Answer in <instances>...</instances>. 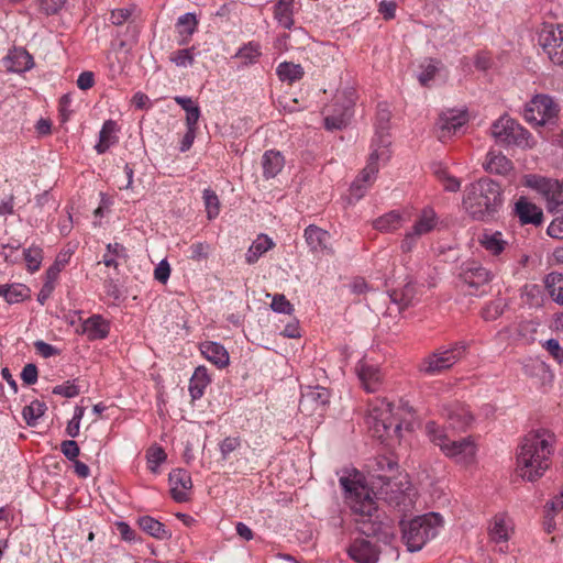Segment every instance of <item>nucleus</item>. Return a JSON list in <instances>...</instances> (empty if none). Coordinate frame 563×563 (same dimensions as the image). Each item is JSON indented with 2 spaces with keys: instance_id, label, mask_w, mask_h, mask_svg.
<instances>
[{
  "instance_id": "1",
  "label": "nucleus",
  "mask_w": 563,
  "mask_h": 563,
  "mask_svg": "<svg viewBox=\"0 0 563 563\" xmlns=\"http://www.w3.org/2000/svg\"><path fill=\"white\" fill-rule=\"evenodd\" d=\"M340 484L355 517L356 529L366 537L389 543L394 539L393 521L376 506L369 489L360 481L345 476L340 478Z\"/></svg>"
},
{
  "instance_id": "2",
  "label": "nucleus",
  "mask_w": 563,
  "mask_h": 563,
  "mask_svg": "<svg viewBox=\"0 0 563 563\" xmlns=\"http://www.w3.org/2000/svg\"><path fill=\"white\" fill-rule=\"evenodd\" d=\"M554 444L555 435L548 429L541 428L528 432L518 448V475L528 482L542 477L550 467Z\"/></svg>"
},
{
  "instance_id": "3",
  "label": "nucleus",
  "mask_w": 563,
  "mask_h": 563,
  "mask_svg": "<svg viewBox=\"0 0 563 563\" xmlns=\"http://www.w3.org/2000/svg\"><path fill=\"white\" fill-rule=\"evenodd\" d=\"M503 201L500 185L484 177L466 188L463 206L474 220L488 221L499 211Z\"/></svg>"
},
{
  "instance_id": "4",
  "label": "nucleus",
  "mask_w": 563,
  "mask_h": 563,
  "mask_svg": "<svg viewBox=\"0 0 563 563\" xmlns=\"http://www.w3.org/2000/svg\"><path fill=\"white\" fill-rule=\"evenodd\" d=\"M429 440L440 448L441 452L457 464L470 465L475 462L477 448L471 437L451 440L443 427L434 421L426 423Z\"/></svg>"
},
{
  "instance_id": "5",
  "label": "nucleus",
  "mask_w": 563,
  "mask_h": 563,
  "mask_svg": "<svg viewBox=\"0 0 563 563\" xmlns=\"http://www.w3.org/2000/svg\"><path fill=\"white\" fill-rule=\"evenodd\" d=\"M442 517L437 512H430L402 522V540L408 551L416 552L431 539H433L442 527Z\"/></svg>"
},
{
  "instance_id": "6",
  "label": "nucleus",
  "mask_w": 563,
  "mask_h": 563,
  "mask_svg": "<svg viewBox=\"0 0 563 563\" xmlns=\"http://www.w3.org/2000/svg\"><path fill=\"white\" fill-rule=\"evenodd\" d=\"M373 486L386 503L394 507H407L411 503V483L408 475H373Z\"/></svg>"
},
{
  "instance_id": "7",
  "label": "nucleus",
  "mask_w": 563,
  "mask_h": 563,
  "mask_svg": "<svg viewBox=\"0 0 563 563\" xmlns=\"http://www.w3.org/2000/svg\"><path fill=\"white\" fill-rule=\"evenodd\" d=\"M492 136L501 145H516L521 148H532L536 141L531 133L509 117H500L493 123Z\"/></svg>"
},
{
  "instance_id": "8",
  "label": "nucleus",
  "mask_w": 563,
  "mask_h": 563,
  "mask_svg": "<svg viewBox=\"0 0 563 563\" xmlns=\"http://www.w3.org/2000/svg\"><path fill=\"white\" fill-rule=\"evenodd\" d=\"M466 350L465 342H456L450 349H439L421 360L418 371L428 376L439 375L463 358Z\"/></svg>"
},
{
  "instance_id": "9",
  "label": "nucleus",
  "mask_w": 563,
  "mask_h": 563,
  "mask_svg": "<svg viewBox=\"0 0 563 563\" xmlns=\"http://www.w3.org/2000/svg\"><path fill=\"white\" fill-rule=\"evenodd\" d=\"M354 104L355 91L353 89L339 91L334 96L333 103L325 109V129L332 131L345 128L353 115Z\"/></svg>"
},
{
  "instance_id": "10",
  "label": "nucleus",
  "mask_w": 563,
  "mask_h": 563,
  "mask_svg": "<svg viewBox=\"0 0 563 563\" xmlns=\"http://www.w3.org/2000/svg\"><path fill=\"white\" fill-rule=\"evenodd\" d=\"M560 107L549 95L534 96L525 107V119L538 126L554 124L558 120Z\"/></svg>"
},
{
  "instance_id": "11",
  "label": "nucleus",
  "mask_w": 563,
  "mask_h": 563,
  "mask_svg": "<svg viewBox=\"0 0 563 563\" xmlns=\"http://www.w3.org/2000/svg\"><path fill=\"white\" fill-rule=\"evenodd\" d=\"M394 406L385 399L378 400L375 406L369 409L368 423L373 426L379 438L384 435L398 434L401 429L400 421L393 412Z\"/></svg>"
},
{
  "instance_id": "12",
  "label": "nucleus",
  "mask_w": 563,
  "mask_h": 563,
  "mask_svg": "<svg viewBox=\"0 0 563 563\" xmlns=\"http://www.w3.org/2000/svg\"><path fill=\"white\" fill-rule=\"evenodd\" d=\"M439 219L431 208H423L415 220L410 230H408L400 243V250L404 253H410L417 242L423 236L432 232L438 225Z\"/></svg>"
},
{
  "instance_id": "13",
  "label": "nucleus",
  "mask_w": 563,
  "mask_h": 563,
  "mask_svg": "<svg viewBox=\"0 0 563 563\" xmlns=\"http://www.w3.org/2000/svg\"><path fill=\"white\" fill-rule=\"evenodd\" d=\"M492 273L477 262L462 264L460 279L470 288V295H485L489 290Z\"/></svg>"
},
{
  "instance_id": "14",
  "label": "nucleus",
  "mask_w": 563,
  "mask_h": 563,
  "mask_svg": "<svg viewBox=\"0 0 563 563\" xmlns=\"http://www.w3.org/2000/svg\"><path fill=\"white\" fill-rule=\"evenodd\" d=\"M539 44L549 59L563 69V25H545L539 34Z\"/></svg>"
},
{
  "instance_id": "15",
  "label": "nucleus",
  "mask_w": 563,
  "mask_h": 563,
  "mask_svg": "<svg viewBox=\"0 0 563 563\" xmlns=\"http://www.w3.org/2000/svg\"><path fill=\"white\" fill-rule=\"evenodd\" d=\"M330 401V393L327 388L316 386L308 387L302 393L299 409L307 415H313L318 410H322Z\"/></svg>"
},
{
  "instance_id": "16",
  "label": "nucleus",
  "mask_w": 563,
  "mask_h": 563,
  "mask_svg": "<svg viewBox=\"0 0 563 563\" xmlns=\"http://www.w3.org/2000/svg\"><path fill=\"white\" fill-rule=\"evenodd\" d=\"M349 556L356 563H376L379 559V548L364 538H356L347 549Z\"/></svg>"
},
{
  "instance_id": "17",
  "label": "nucleus",
  "mask_w": 563,
  "mask_h": 563,
  "mask_svg": "<svg viewBox=\"0 0 563 563\" xmlns=\"http://www.w3.org/2000/svg\"><path fill=\"white\" fill-rule=\"evenodd\" d=\"M377 161L378 153L377 151H374L369 155L365 168L360 173V176L352 183L350 187V192L356 200L361 199L364 196L367 185H369L373 181L375 175L377 174Z\"/></svg>"
},
{
  "instance_id": "18",
  "label": "nucleus",
  "mask_w": 563,
  "mask_h": 563,
  "mask_svg": "<svg viewBox=\"0 0 563 563\" xmlns=\"http://www.w3.org/2000/svg\"><path fill=\"white\" fill-rule=\"evenodd\" d=\"M514 214L522 225L532 224L539 227L543 222L542 209L523 196L515 202Z\"/></svg>"
},
{
  "instance_id": "19",
  "label": "nucleus",
  "mask_w": 563,
  "mask_h": 563,
  "mask_svg": "<svg viewBox=\"0 0 563 563\" xmlns=\"http://www.w3.org/2000/svg\"><path fill=\"white\" fill-rule=\"evenodd\" d=\"M356 373L363 388L367 393H376L382 387L384 374L377 365L361 362L356 366Z\"/></svg>"
},
{
  "instance_id": "20",
  "label": "nucleus",
  "mask_w": 563,
  "mask_h": 563,
  "mask_svg": "<svg viewBox=\"0 0 563 563\" xmlns=\"http://www.w3.org/2000/svg\"><path fill=\"white\" fill-rule=\"evenodd\" d=\"M483 167L489 174L515 178L514 163L499 151H489Z\"/></svg>"
},
{
  "instance_id": "21",
  "label": "nucleus",
  "mask_w": 563,
  "mask_h": 563,
  "mask_svg": "<svg viewBox=\"0 0 563 563\" xmlns=\"http://www.w3.org/2000/svg\"><path fill=\"white\" fill-rule=\"evenodd\" d=\"M537 188L543 195L547 209L550 212H553L559 206H563V179L559 181L541 178Z\"/></svg>"
},
{
  "instance_id": "22",
  "label": "nucleus",
  "mask_w": 563,
  "mask_h": 563,
  "mask_svg": "<svg viewBox=\"0 0 563 563\" xmlns=\"http://www.w3.org/2000/svg\"><path fill=\"white\" fill-rule=\"evenodd\" d=\"M2 63L3 67L11 73H23L34 66L32 55L22 47L10 49L8 55L2 59Z\"/></svg>"
},
{
  "instance_id": "23",
  "label": "nucleus",
  "mask_w": 563,
  "mask_h": 563,
  "mask_svg": "<svg viewBox=\"0 0 563 563\" xmlns=\"http://www.w3.org/2000/svg\"><path fill=\"white\" fill-rule=\"evenodd\" d=\"M170 494L177 503L188 500L186 490L191 489L192 482L190 474L183 468H176L169 474Z\"/></svg>"
},
{
  "instance_id": "24",
  "label": "nucleus",
  "mask_w": 563,
  "mask_h": 563,
  "mask_svg": "<svg viewBox=\"0 0 563 563\" xmlns=\"http://www.w3.org/2000/svg\"><path fill=\"white\" fill-rule=\"evenodd\" d=\"M466 121L467 115L464 111L455 112L454 110H449L443 112L437 123L441 132L440 140L455 133Z\"/></svg>"
},
{
  "instance_id": "25",
  "label": "nucleus",
  "mask_w": 563,
  "mask_h": 563,
  "mask_svg": "<svg viewBox=\"0 0 563 563\" xmlns=\"http://www.w3.org/2000/svg\"><path fill=\"white\" fill-rule=\"evenodd\" d=\"M444 415L446 417L450 428L454 430L466 429L473 420V416L471 415L468 409L462 405H454L449 408H445Z\"/></svg>"
},
{
  "instance_id": "26",
  "label": "nucleus",
  "mask_w": 563,
  "mask_h": 563,
  "mask_svg": "<svg viewBox=\"0 0 563 563\" xmlns=\"http://www.w3.org/2000/svg\"><path fill=\"white\" fill-rule=\"evenodd\" d=\"M200 351L208 361L217 365L219 368H223L229 365V353L223 345L216 342H203L200 344Z\"/></svg>"
},
{
  "instance_id": "27",
  "label": "nucleus",
  "mask_w": 563,
  "mask_h": 563,
  "mask_svg": "<svg viewBox=\"0 0 563 563\" xmlns=\"http://www.w3.org/2000/svg\"><path fill=\"white\" fill-rule=\"evenodd\" d=\"M406 219L398 210L389 211L374 220L373 227L379 232L391 233L400 229Z\"/></svg>"
},
{
  "instance_id": "28",
  "label": "nucleus",
  "mask_w": 563,
  "mask_h": 563,
  "mask_svg": "<svg viewBox=\"0 0 563 563\" xmlns=\"http://www.w3.org/2000/svg\"><path fill=\"white\" fill-rule=\"evenodd\" d=\"M305 239L312 252H323L329 250L328 243L330 234L328 231L317 225H309L305 230Z\"/></svg>"
},
{
  "instance_id": "29",
  "label": "nucleus",
  "mask_w": 563,
  "mask_h": 563,
  "mask_svg": "<svg viewBox=\"0 0 563 563\" xmlns=\"http://www.w3.org/2000/svg\"><path fill=\"white\" fill-rule=\"evenodd\" d=\"M82 333L89 340L104 339L109 333V323L101 316L95 314L82 323Z\"/></svg>"
},
{
  "instance_id": "30",
  "label": "nucleus",
  "mask_w": 563,
  "mask_h": 563,
  "mask_svg": "<svg viewBox=\"0 0 563 563\" xmlns=\"http://www.w3.org/2000/svg\"><path fill=\"white\" fill-rule=\"evenodd\" d=\"M285 165L284 156L277 151H266L263 155V176L266 179L276 177Z\"/></svg>"
},
{
  "instance_id": "31",
  "label": "nucleus",
  "mask_w": 563,
  "mask_h": 563,
  "mask_svg": "<svg viewBox=\"0 0 563 563\" xmlns=\"http://www.w3.org/2000/svg\"><path fill=\"white\" fill-rule=\"evenodd\" d=\"M478 243L492 255L497 256L504 252L508 242L503 239L501 232L485 231L478 236Z\"/></svg>"
},
{
  "instance_id": "32",
  "label": "nucleus",
  "mask_w": 563,
  "mask_h": 563,
  "mask_svg": "<svg viewBox=\"0 0 563 563\" xmlns=\"http://www.w3.org/2000/svg\"><path fill=\"white\" fill-rule=\"evenodd\" d=\"M544 288L551 299L560 306H563V274L558 272L549 273L544 277Z\"/></svg>"
},
{
  "instance_id": "33",
  "label": "nucleus",
  "mask_w": 563,
  "mask_h": 563,
  "mask_svg": "<svg viewBox=\"0 0 563 563\" xmlns=\"http://www.w3.org/2000/svg\"><path fill=\"white\" fill-rule=\"evenodd\" d=\"M139 526L144 532L158 540H168L172 538V533L165 526L153 517H141L139 519Z\"/></svg>"
},
{
  "instance_id": "34",
  "label": "nucleus",
  "mask_w": 563,
  "mask_h": 563,
  "mask_svg": "<svg viewBox=\"0 0 563 563\" xmlns=\"http://www.w3.org/2000/svg\"><path fill=\"white\" fill-rule=\"evenodd\" d=\"M117 131V123L113 120H107L99 134V142L96 145V151L99 154H103L118 139L114 135Z\"/></svg>"
},
{
  "instance_id": "35",
  "label": "nucleus",
  "mask_w": 563,
  "mask_h": 563,
  "mask_svg": "<svg viewBox=\"0 0 563 563\" xmlns=\"http://www.w3.org/2000/svg\"><path fill=\"white\" fill-rule=\"evenodd\" d=\"M210 378L205 366H198L190 379L189 391L192 399H198L203 395L205 388L209 385Z\"/></svg>"
},
{
  "instance_id": "36",
  "label": "nucleus",
  "mask_w": 563,
  "mask_h": 563,
  "mask_svg": "<svg viewBox=\"0 0 563 563\" xmlns=\"http://www.w3.org/2000/svg\"><path fill=\"white\" fill-rule=\"evenodd\" d=\"M30 289L22 284L0 285V296H3L7 302L15 303L29 297Z\"/></svg>"
},
{
  "instance_id": "37",
  "label": "nucleus",
  "mask_w": 563,
  "mask_h": 563,
  "mask_svg": "<svg viewBox=\"0 0 563 563\" xmlns=\"http://www.w3.org/2000/svg\"><path fill=\"white\" fill-rule=\"evenodd\" d=\"M292 5L294 0H278L275 5V19L285 29H290L294 24Z\"/></svg>"
},
{
  "instance_id": "38",
  "label": "nucleus",
  "mask_w": 563,
  "mask_h": 563,
  "mask_svg": "<svg viewBox=\"0 0 563 563\" xmlns=\"http://www.w3.org/2000/svg\"><path fill=\"white\" fill-rule=\"evenodd\" d=\"M274 246L273 241L266 235H260L253 244L250 246L246 254V262L249 264H254L257 262L260 256L266 253Z\"/></svg>"
},
{
  "instance_id": "39",
  "label": "nucleus",
  "mask_w": 563,
  "mask_h": 563,
  "mask_svg": "<svg viewBox=\"0 0 563 563\" xmlns=\"http://www.w3.org/2000/svg\"><path fill=\"white\" fill-rule=\"evenodd\" d=\"M174 100L186 111V125H196L200 118V109L194 103L192 99L177 96Z\"/></svg>"
},
{
  "instance_id": "40",
  "label": "nucleus",
  "mask_w": 563,
  "mask_h": 563,
  "mask_svg": "<svg viewBox=\"0 0 563 563\" xmlns=\"http://www.w3.org/2000/svg\"><path fill=\"white\" fill-rule=\"evenodd\" d=\"M277 74L282 80L292 82L302 77L303 69L300 65L285 62L278 66Z\"/></svg>"
},
{
  "instance_id": "41",
  "label": "nucleus",
  "mask_w": 563,
  "mask_h": 563,
  "mask_svg": "<svg viewBox=\"0 0 563 563\" xmlns=\"http://www.w3.org/2000/svg\"><path fill=\"white\" fill-rule=\"evenodd\" d=\"M521 297L530 307H540L543 301L540 286L536 284H527L522 288Z\"/></svg>"
},
{
  "instance_id": "42",
  "label": "nucleus",
  "mask_w": 563,
  "mask_h": 563,
  "mask_svg": "<svg viewBox=\"0 0 563 563\" xmlns=\"http://www.w3.org/2000/svg\"><path fill=\"white\" fill-rule=\"evenodd\" d=\"M489 537L494 542H506L509 539L508 528L505 518L496 516L489 529Z\"/></svg>"
},
{
  "instance_id": "43",
  "label": "nucleus",
  "mask_w": 563,
  "mask_h": 563,
  "mask_svg": "<svg viewBox=\"0 0 563 563\" xmlns=\"http://www.w3.org/2000/svg\"><path fill=\"white\" fill-rule=\"evenodd\" d=\"M46 406L40 401H33L31 405L24 407L23 418L29 426H35L37 419L44 415Z\"/></svg>"
},
{
  "instance_id": "44",
  "label": "nucleus",
  "mask_w": 563,
  "mask_h": 563,
  "mask_svg": "<svg viewBox=\"0 0 563 563\" xmlns=\"http://www.w3.org/2000/svg\"><path fill=\"white\" fill-rule=\"evenodd\" d=\"M415 289L411 284H407L401 290H393L390 299L400 306L401 309L408 307L413 298Z\"/></svg>"
},
{
  "instance_id": "45",
  "label": "nucleus",
  "mask_w": 563,
  "mask_h": 563,
  "mask_svg": "<svg viewBox=\"0 0 563 563\" xmlns=\"http://www.w3.org/2000/svg\"><path fill=\"white\" fill-rule=\"evenodd\" d=\"M203 200L208 219H214L220 212V201L217 194L211 189H205Z\"/></svg>"
},
{
  "instance_id": "46",
  "label": "nucleus",
  "mask_w": 563,
  "mask_h": 563,
  "mask_svg": "<svg viewBox=\"0 0 563 563\" xmlns=\"http://www.w3.org/2000/svg\"><path fill=\"white\" fill-rule=\"evenodd\" d=\"M440 62L435 59H429L424 64L421 65L422 71L419 75V82L427 87L429 82L434 78L435 74L439 71Z\"/></svg>"
},
{
  "instance_id": "47",
  "label": "nucleus",
  "mask_w": 563,
  "mask_h": 563,
  "mask_svg": "<svg viewBox=\"0 0 563 563\" xmlns=\"http://www.w3.org/2000/svg\"><path fill=\"white\" fill-rule=\"evenodd\" d=\"M505 307L506 302L504 299H495L483 309L482 316L487 321L496 320L503 314Z\"/></svg>"
},
{
  "instance_id": "48",
  "label": "nucleus",
  "mask_w": 563,
  "mask_h": 563,
  "mask_svg": "<svg viewBox=\"0 0 563 563\" xmlns=\"http://www.w3.org/2000/svg\"><path fill=\"white\" fill-rule=\"evenodd\" d=\"M260 56V45L252 42L240 48L236 54V57L243 59L245 65L256 63Z\"/></svg>"
},
{
  "instance_id": "49",
  "label": "nucleus",
  "mask_w": 563,
  "mask_h": 563,
  "mask_svg": "<svg viewBox=\"0 0 563 563\" xmlns=\"http://www.w3.org/2000/svg\"><path fill=\"white\" fill-rule=\"evenodd\" d=\"M391 118V112L387 108L386 104H379L376 115V131L377 134L383 136L385 132L389 129V121Z\"/></svg>"
},
{
  "instance_id": "50",
  "label": "nucleus",
  "mask_w": 563,
  "mask_h": 563,
  "mask_svg": "<svg viewBox=\"0 0 563 563\" xmlns=\"http://www.w3.org/2000/svg\"><path fill=\"white\" fill-rule=\"evenodd\" d=\"M398 470V463L388 456H378L376 459V468L374 470L377 474L395 475Z\"/></svg>"
},
{
  "instance_id": "51",
  "label": "nucleus",
  "mask_w": 563,
  "mask_h": 563,
  "mask_svg": "<svg viewBox=\"0 0 563 563\" xmlns=\"http://www.w3.org/2000/svg\"><path fill=\"white\" fill-rule=\"evenodd\" d=\"M24 258L30 271H37L43 258L42 250L35 246L29 247L24 251Z\"/></svg>"
},
{
  "instance_id": "52",
  "label": "nucleus",
  "mask_w": 563,
  "mask_h": 563,
  "mask_svg": "<svg viewBox=\"0 0 563 563\" xmlns=\"http://www.w3.org/2000/svg\"><path fill=\"white\" fill-rule=\"evenodd\" d=\"M271 308L275 312L286 313V314H291L294 311V306L282 294H277V295L273 296Z\"/></svg>"
},
{
  "instance_id": "53",
  "label": "nucleus",
  "mask_w": 563,
  "mask_h": 563,
  "mask_svg": "<svg viewBox=\"0 0 563 563\" xmlns=\"http://www.w3.org/2000/svg\"><path fill=\"white\" fill-rule=\"evenodd\" d=\"M543 347L558 363H563V347L558 340L550 339L545 341Z\"/></svg>"
},
{
  "instance_id": "54",
  "label": "nucleus",
  "mask_w": 563,
  "mask_h": 563,
  "mask_svg": "<svg viewBox=\"0 0 563 563\" xmlns=\"http://www.w3.org/2000/svg\"><path fill=\"white\" fill-rule=\"evenodd\" d=\"M53 394L66 398H73L79 394V388L74 383L66 382V384L55 386L53 388Z\"/></svg>"
},
{
  "instance_id": "55",
  "label": "nucleus",
  "mask_w": 563,
  "mask_h": 563,
  "mask_svg": "<svg viewBox=\"0 0 563 563\" xmlns=\"http://www.w3.org/2000/svg\"><path fill=\"white\" fill-rule=\"evenodd\" d=\"M60 451L70 461H75L79 455V446L74 440H66L60 443Z\"/></svg>"
},
{
  "instance_id": "56",
  "label": "nucleus",
  "mask_w": 563,
  "mask_h": 563,
  "mask_svg": "<svg viewBox=\"0 0 563 563\" xmlns=\"http://www.w3.org/2000/svg\"><path fill=\"white\" fill-rule=\"evenodd\" d=\"M170 60L177 66L185 67L192 64L194 56L189 49H179L172 55Z\"/></svg>"
},
{
  "instance_id": "57",
  "label": "nucleus",
  "mask_w": 563,
  "mask_h": 563,
  "mask_svg": "<svg viewBox=\"0 0 563 563\" xmlns=\"http://www.w3.org/2000/svg\"><path fill=\"white\" fill-rule=\"evenodd\" d=\"M547 233L551 238L563 240V213L551 221Z\"/></svg>"
},
{
  "instance_id": "58",
  "label": "nucleus",
  "mask_w": 563,
  "mask_h": 563,
  "mask_svg": "<svg viewBox=\"0 0 563 563\" xmlns=\"http://www.w3.org/2000/svg\"><path fill=\"white\" fill-rule=\"evenodd\" d=\"M240 438L238 437H228L220 444V451L223 459H227L228 455L233 452L236 448L240 446Z\"/></svg>"
},
{
  "instance_id": "59",
  "label": "nucleus",
  "mask_w": 563,
  "mask_h": 563,
  "mask_svg": "<svg viewBox=\"0 0 563 563\" xmlns=\"http://www.w3.org/2000/svg\"><path fill=\"white\" fill-rule=\"evenodd\" d=\"M66 0H40V8L46 14L57 13L65 4Z\"/></svg>"
},
{
  "instance_id": "60",
  "label": "nucleus",
  "mask_w": 563,
  "mask_h": 563,
  "mask_svg": "<svg viewBox=\"0 0 563 563\" xmlns=\"http://www.w3.org/2000/svg\"><path fill=\"white\" fill-rule=\"evenodd\" d=\"M170 275V266L166 260L159 262L154 271V277L162 284H166Z\"/></svg>"
},
{
  "instance_id": "61",
  "label": "nucleus",
  "mask_w": 563,
  "mask_h": 563,
  "mask_svg": "<svg viewBox=\"0 0 563 563\" xmlns=\"http://www.w3.org/2000/svg\"><path fill=\"white\" fill-rule=\"evenodd\" d=\"M209 249H210V246L207 243L198 242V243L192 244L190 246L191 260H194V261L206 260L208 257Z\"/></svg>"
},
{
  "instance_id": "62",
  "label": "nucleus",
  "mask_w": 563,
  "mask_h": 563,
  "mask_svg": "<svg viewBox=\"0 0 563 563\" xmlns=\"http://www.w3.org/2000/svg\"><path fill=\"white\" fill-rule=\"evenodd\" d=\"M21 378L26 385H33L37 382V367L35 364H26L21 373Z\"/></svg>"
},
{
  "instance_id": "63",
  "label": "nucleus",
  "mask_w": 563,
  "mask_h": 563,
  "mask_svg": "<svg viewBox=\"0 0 563 563\" xmlns=\"http://www.w3.org/2000/svg\"><path fill=\"white\" fill-rule=\"evenodd\" d=\"M178 25L184 26L181 33L192 34L197 25L196 16L192 13H186L178 19Z\"/></svg>"
},
{
  "instance_id": "64",
  "label": "nucleus",
  "mask_w": 563,
  "mask_h": 563,
  "mask_svg": "<svg viewBox=\"0 0 563 563\" xmlns=\"http://www.w3.org/2000/svg\"><path fill=\"white\" fill-rule=\"evenodd\" d=\"M132 14V9H117L111 12V21L114 25H122Z\"/></svg>"
}]
</instances>
